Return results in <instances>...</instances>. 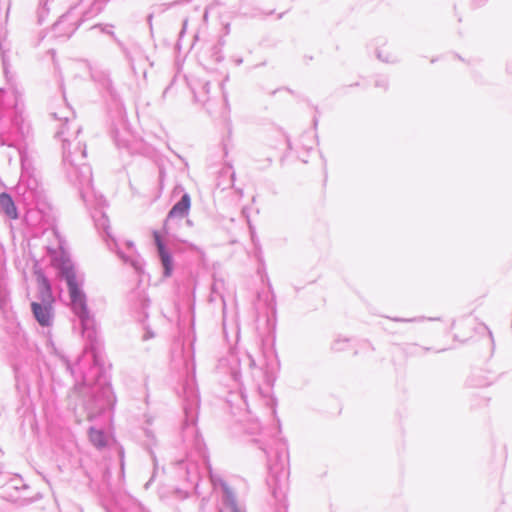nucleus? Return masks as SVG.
Segmentation results:
<instances>
[{"label": "nucleus", "instance_id": "nucleus-36", "mask_svg": "<svg viewBox=\"0 0 512 512\" xmlns=\"http://www.w3.org/2000/svg\"><path fill=\"white\" fill-rule=\"evenodd\" d=\"M91 77L94 79V80H97L96 76L94 73L91 74Z\"/></svg>", "mask_w": 512, "mask_h": 512}, {"label": "nucleus", "instance_id": "nucleus-2", "mask_svg": "<svg viewBox=\"0 0 512 512\" xmlns=\"http://www.w3.org/2000/svg\"><path fill=\"white\" fill-rule=\"evenodd\" d=\"M52 116L61 122L56 137L62 141L66 176L78 188L81 198L87 201L92 192V170L85 163L86 145L78 140L81 128L74 125L73 131L70 132V126L74 124V112L67 105L59 112H53Z\"/></svg>", "mask_w": 512, "mask_h": 512}, {"label": "nucleus", "instance_id": "nucleus-21", "mask_svg": "<svg viewBox=\"0 0 512 512\" xmlns=\"http://www.w3.org/2000/svg\"><path fill=\"white\" fill-rule=\"evenodd\" d=\"M348 342H349V339L347 338H341V337H338L336 338L332 345H331V349L333 351H343L346 349L347 345H348Z\"/></svg>", "mask_w": 512, "mask_h": 512}, {"label": "nucleus", "instance_id": "nucleus-14", "mask_svg": "<svg viewBox=\"0 0 512 512\" xmlns=\"http://www.w3.org/2000/svg\"><path fill=\"white\" fill-rule=\"evenodd\" d=\"M104 8V3L101 0H94L90 5L89 9L83 12L82 18L75 23L71 24V28L68 32L65 33L67 37H70L80 26V24L86 20L95 17L98 15Z\"/></svg>", "mask_w": 512, "mask_h": 512}, {"label": "nucleus", "instance_id": "nucleus-32", "mask_svg": "<svg viewBox=\"0 0 512 512\" xmlns=\"http://www.w3.org/2000/svg\"><path fill=\"white\" fill-rule=\"evenodd\" d=\"M64 362H65V365H66V369L69 370L71 372V374H73V369H72L69 361L67 359H64Z\"/></svg>", "mask_w": 512, "mask_h": 512}, {"label": "nucleus", "instance_id": "nucleus-4", "mask_svg": "<svg viewBox=\"0 0 512 512\" xmlns=\"http://www.w3.org/2000/svg\"><path fill=\"white\" fill-rule=\"evenodd\" d=\"M287 463L288 454L284 449L275 453L274 461L268 456L269 473L266 483L275 500V512H287L286 494L289 477Z\"/></svg>", "mask_w": 512, "mask_h": 512}, {"label": "nucleus", "instance_id": "nucleus-1", "mask_svg": "<svg viewBox=\"0 0 512 512\" xmlns=\"http://www.w3.org/2000/svg\"><path fill=\"white\" fill-rule=\"evenodd\" d=\"M52 234L58 240V248L61 250L57 254L56 249L48 246L47 251L52 257L54 266L58 270L59 276L65 280L70 296L71 308L78 317L82 335L89 341V350L93 357L94 365L83 375V384L88 387L89 400L86 402L88 417L91 419L94 415L111 409L116 401L112 391L108 376L103 368L98 364L94 344L96 342L95 320L87 307L86 295L82 290L83 277L78 276L71 259L63 251V240L58 232L52 229ZM88 350V347L86 348Z\"/></svg>", "mask_w": 512, "mask_h": 512}, {"label": "nucleus", "instance_id": "nucleus-10", "mask_svg": "<svg viewBox=\"0 0 512 512\" xmlns=\"http://www.w3.org/2000/svg\"><path fill=\"white\" fill-rule=\"evenodd\" d=\"M31 311L40 326L49 327L52 325L54 319L53 304L31 303Z\"/></svg>", "mask_w": 512, "mask_h": 512}, {"label": "nucleus", "instance_id": "nucleus-9", "mask_svg": "<svg viewBox=\"0 0 512 512\" xmlns=\"http://www.w3.org/2000/svg\"><path fill=\"white\" fill-rule=\"evenodd\" d=\"M35 276L37 281L38 292L37 301H34L33 303L53 304L55 299L52 293V288L49 279L41 270H36Z\"/></svg>", "mask_w": 512, "mask_h": 512}, {"label": "nucleus", "instance_id": "nucleus-7", "mask_svg": "<svg viewBox=\"0 0 512 512\" xmlns=\"http://www.w3.org/2000/svg\"><path fill=\"white\" fill-rule=\"evenodd\" d=\"M108 247L111 251H115L119 258L122 259L124 263L132 266L136 272H140L142 270L143 261L141 257L137 254L133 242H126L127 252H123L119 248L118 243L114 238L112 239L111 243H108Z\"/></svg>", "mask_w": 512, "mask_h": 512}, {"label": "nucleus", "instance_id": "nucleus-23", "mask_svg": "<svg viewBox=\"0 0 512 512\" xmlns=\"http://www.w3.org/2000/svg\"><path fill=\"white\" fill-rule=\"evenodd\" d=\"M391 320L395 321V322H402V323H410V322H419V321H422L423 318L422 317H415V318H400V317H395V318H391Z\"/></svg>", "mask_w": 512, "mask_h": 512}, {"label": "nucleus", "instance_id": "nucleus-12", "mask_svg": "<svg viewBox=\"0 0 512 512\" xmlns=\"http://www.w3.org/2000/svg\"><path fill=\"white\" fill-rule=\"evenodd\" d=\"M93 28H99L102 33H105V34L111 36L112 39L115 41V43L120 48V50L122 51V53L124 54L130 67L132 69H134L135 57H134L133 53L123 44V42L116 37L115 33L112 30L113 26L110 24H106V25L98 24V25L93 26Z\"/></svg>", "mask_w": 512, "mask_h": 512}, {"label": "nucleus", "instance_id": "nucleus-29", "mask_svg": "<svg viewBox=\"0 0 512 512\" xmlns=\"http://www.w3.org/2000/svg\"><path fill=\"white\" fill-rule=\"evenodd\" d=\"M119 457H120L121 471L123 472V469H124V451H123L122 448L119 449Z\"/></svg>", "mask_w": 512, "mask_h": 512}, {"label": "nucleus", "instance_id": "nucleus-17", "mask_svg": "<svg viewBox=\"0 0 512 512\" xmlns=\"http://www.w3.org/2000/svg\"><path fill=\"white\" fill-rule=\"evenodd\" d=\"M89 440L98 449L104 448L107 445V435L102 429L95 427L89 428Z\"/></svg>", "mask_w": 512, "mask_h": 512}, {"label": "nucleus", "instance_id": "nucleus-35", "mask_svg": "<svg viewBox=\"0 0 512 512\" xmlns=\"http://www.w3.org/2000/svg\"><path fill=\"white\" fill-rule=\"evenodd\" d=\"M216 60H217V61H221V60H222V56H221V55H218V53H216Z\"/></svg>", "mask_w": 512, "mask_h": 512}, {"label": "nucleus", "instance_id": "nucleus-27", "mask_svg": "<svg viewBox=\"0 0 512 512\" xmlns=\"http://www.w3.org/2000/svg\"><path fill=\"white\" fill-rule=\"evenodd\" d=\"M7 96V91L4 89H0V105L3 108H8L9 104L5 103V97Z\"/></svg>", "mask_w": 512, "mask_h": 512}, {"label": "nucleus", "instance_id": "nucleus-28", "mask_svg": "<svg viewBox=\"0 0 512 512\" xmlns=\"http://www.w3.org/2000/svg\"><path fill=\"white\" fill-rule=\"evenodd\" d=\"M144 329H145V333L143 335V340L146 341V340H149L154 337V333L150 330V328L148 326H145Z\"/></svg>", "mask_w": 512, "mask_h": 512}, {"label": "nucleus", "instance_id": "nucleus-22", "mask_svg": "<svg viewBox=\"0 0 512 512\" xmlns=\"http://www.w3.org/2000/svg\"><path fill=\"white\" fill-rule=\"evenodd\" d=\"M72 17V11H69L67 14L63 15L59 21L55 24L54 28L57 31L61 30V27L70 21Z\"/></svg>", "mask_w": 512, "mask_h": 512}, {"label": "nucleus", "instance_id": "nucleus-24", "mask_svg": "<svg viewBox=\"0 0 512 512\" xmlns=\"http://www.w3.org/2000/svg\"><path fill=\"white\" fill-rule=\"evenodd\" d=\"M377 57L378 59H380L381 61L383 62H387V63H393L396 61V57L392 56V55H387L385 57H383L382 55V52L381 51H378L377 52Z\"/></svg>", "mask_w": 512, "mask_h": 512}, {"label": "nucleus", "instance_id": "nucleus-13", "mask_svg": "<svg viewBox=\"0 0 512 512\" xmlns=\"http://www.w3.org/2000/svg\"><path fill=\"white\" fill-rule=\"evenodd\" d=\"M221 490L222 502L230 512H245V509L238 505L233 490L224 480H221Z\"/></svg>", "mask_w": 512, "mask_h": 512}, {"label": "nucleus", "instance_id": "nucleus-16", "mask_svg": "<svg viewBox=\"0 0 512 512\" xmlns=\"http://www.w3.org/2000/svg\"><path fill=\"white\" fill-rule=\"evenodd\" d=\"M95 226L99 231H103L106 235V241L110 239L112 241L113 237L110 233L109 219L108 217L101 211H96L93 215ZM109 242H107L108 244Z\"/></svg>", "mask_w": 512, "mask_h": 512}, {"label": "nucleus", "instance_id": "nucleus-31", "mask_svg": "<svg viewBox=\"0 0 512 512\" xmlns=\"http://www.w3.org/2000/svg\"><path fill=\"white\" fill-rule=\"evenodd\" d=\"M248 361H249V367H255V360L251 357V355H248Z\"/></svg>", "mask_w": 512, "mask_h": 512}, {"label": "nucleus", "instance_id": "nucleus-18", "mask_svg": "<svg viewBox=\"0 0 512 512\" xmlns=\"http://www.w3.org/2000/svg\"><path fill=\"white\" fill-rule=\"evenodd\" d=\"M210 91V83L203 82L199 84V87L193 90L195 100L200 103H205L208 100V94Z\"/></svg>", "mask_w": 512, "mask_h": 512}, {"label": "nucleus", "instance_id": "nucleus-19", "mask_svg": "<svg viewBox=\"0 0 512 512\" xmlns=\"http://www.w3.org/2000/svg\"><path fill=\"white\" fill-rule=\"evenodd\" d=\"M112 136H113L114 142L117 147H119V148L128 147L129 139H128L127 131L120 132L117 129H115L112 131Z\"/></svg>", "mask_w": 512, "mask_h": 512}, {"label": "nucleus", "instance_id": "nucleus-5", "mask_svg": "<svg viewBox=\"0 0 512 512\" xmlns=\"http://www.w3.org/2000/svg\"><path fill=\"white\" fill-rule=\"evenodd\" d=\"M183 408L185 419L183 421V439L187 441L188 438L193 437L195 445L200 444V439L197 436L195 423L197 420L198 409L200 405V397L195 383L194 372L189 376L183 384Z\"/></svg>", "mask_w": 512, "mask_h": 512}, {"label": "nucleus", "instance_id": "nucleus-20", "mask_svg": "<svg viewBox=\"0 0 512 512\" xmlns=\"http://www.w3.org/2000/svg\"><path fill=\"white\" fill-rule=\"evenodd\" d=\"M138 302L140 312L138 313L137 318L140 322H144V320L148 317L147 309L150 306V300L146 298L145 295H139Z\"/></svg>", "mask_w": 512, "mask_h": 512}, {"label": "nucleus", "instance_id": "nucleus-33", "mask_svg": "<svg viewBox=\"0 0 512 512\" xmlns=\"http://www.w3.org/2000/svg\"><path fill=\"white\" fill-rule=\"evenodd\" d=\"M234 62L237 66L241 65L243 63V59L241 57L235 58Z\"/></svg>", "mask_w": 512, "mask_h": 512}, {"label": "nucleus", "instance_id": "nucleus-15", "mask_svg": "<svg viewBox=\"0 0 512 512\" xmlns=\"http://www.w3.org/2000/svg\"><path fill=\"white\" fill-rule=\"evenodd\" d=\"M0 211L10 219L19 217L15 202L7 192L0 193Z\"/></svg>", "mask_w": 512, "mask_h": 512}, {"label": "nucleus", "instance_id": "nucleus-30", "mask_svg": "<svg viewBox=\"0 0 512 512\" xmlns=\"http://www.w3.org/2000/svg\"><path fill=\"white\" fill-rule=\"evenodd\" d=\"M102 84H103V86H105L107 89L110 87V85H111V80L108 78V76H106V75H104V76H103Z\"/></svg>", "mask_w": 512, "mask_h": 512}, {"label": "nucleus", "instance_id": "nucleus-37", "mask_svg": "<svg viewBox=\"0 0 512 512\" xmlns=\"http://www.w3.org/2000/svg\"><path fill=\"white\" fill-rule=\"evenodd\" d=\"M186 222H187V224H188L189 226H191V225H192L191 220H189V219H188Z\"/></svg>", "mask_w": 512, "mask_h": 512}, {"label": "nucleus", "instance_id": "nucleus-26", "mask_svg": "<svg viewBox=\"0 0 512 512\" xmlns=\"http://www.w3.org/2000/svg\"><path fill=\"white\" fill-rule=\"evenodd\" d=\"M210 473V479L214 486H220L221 487V480H223L220 476L215 475L212 473L211 469L209 468Z\"/></svg>", "mask_w": 512, "mask_h": 512}, {"label": "nucleus", "instance_id": "nucleus-3", "mask_svg": "<svg viewBox=\"0 0 512 512\" xmlns=\"http://www.w3.org/2000/svg\"><path fill=\"white\" fill-rule=\"evenodd\" d=\"M16 191L27 206V216L33 219L36 214H39V219H35V224L49 226L53 224L51 207L46 202L43 188L35 177L22 172Z\"/></svg>", "mask_w": 512, "mask_h": 512}, {"label": "nucleus", "instance_id": "nucleus-34", "mask_svg": "<svg viewBox=\"0 0 512 512\" xmlns=\"http://www.w3.org/2000/svg\"><path fill=\"white\" fill-rule=\"evenodd\" d=\"M187 28V20H184L183 21V29H182V32H184V30Z\"/></svg>", "mask_w": 512, "mask_h": 512}, {"label": "nucleus", "instance_id": "nucleus-11", "mask_svg": "<svg viewBox=\"0 0 512 512\" xmlns=\"http://www.w3.org/2000/svg\"><path fill=\"white\" fill-rule=\"evenodd\" d=\"M6 489H13L18 493L17 495L9 494V497H11L13 501L18 502L21 505L29 504L35 500V498L30 497L26 494V491L29 489V486L25 484L23 479L20 477L12 478L7 484Z\"/></svg>", "mask_w": 512, "mask_h": 512}, {"label": "nucleus", "instance_id": "nucleus-6", "mask_svg": "<svg viewBox=\"0 0 512 512\" xmlns=\"http://www.w3.org/2000/svg\"><path fill=\"white\" fill-rule=\"evenodd\" d=\"M182 193L180 199L172 206L166 217V224L174 219L185 218L190 211L191 198L189 193L185 192L184 187L177 184L173 189V195Z\"/></svg>", "mask_w": 512, "mask_h": 512}, {"label": "nucleus", "instance_id": "nucleus-8", "mask_svg": "<svg viewBox=\"0 0 512 512\" xmlns=\"http://www.w3.org/2000/svg\"><path fill=\"white\" fill-rule=\"evenodd\" d=\"M154 242L157 248V255L163 267V276L170 277L173 272V258L157 231L153 232Z\"/></svg>", "mask_w": 512, "mask_h": 512}, {"label": "nucleus", "instance_id": "nucleus-25", "mask_svg": "<svg viewBox=\"0 0 512 512\" xmlns=\"http://www.w3.org/2000/svg\"><path fill=\"white\" fill-rule=\"evenodd\" d=\"M375 86L387 89V87H388V79L386 77H384V76L379 77L375 81Z\"/></svg>", "mask_w": 512, "mask_h": 512}]
</instances>
